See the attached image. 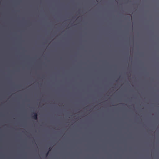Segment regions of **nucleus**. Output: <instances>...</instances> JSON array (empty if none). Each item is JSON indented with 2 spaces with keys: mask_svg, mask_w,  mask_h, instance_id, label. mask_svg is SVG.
Listing matches in <instances>:
<instances>
[{
  "mask_svg": "<svg viewBox=\"0 0 159 159\" xmlns=\"http://www.w3.org/2000/svg\"><path fill=\"white\" fill-rule=\"evenodd\" d=\"M33 115L32 116V118L35 120H37V116L38 115L35 112L33 113Z\"/></svg>",
  "mask_w": 159,
  "mask_h": 159,
  "instance_id": "nucleus-1",
  "label": "nucleus"
},
{
  "mask_svg": "<svg viewBox=\"0 0 159 159\" xmlns=\"http://www.w3.org/2000/svg\"><path fill=\"white\" fill-rule=\"evenodd\" d=\"M50 150H51V149L50 148V149L49 150V151H50ZM49 152V151H48L47 152V153H46V156H47L48 155V154Z\"/></svg>",
  "mask_w": 159,
  "mask_h": 159,
  "instance_id": "nucleus-2",
  "label": "nucleus"
}]
</instances>
